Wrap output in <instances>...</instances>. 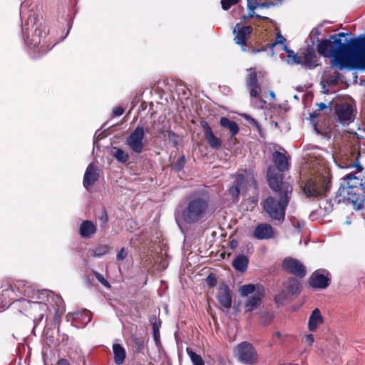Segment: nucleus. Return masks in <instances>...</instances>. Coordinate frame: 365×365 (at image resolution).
Masks as SVG:
<instances>
[{"instance_id":"nucleus-56","label":"nucleus","mask_w":365,"mask_h":365,"mask_svg":"<svg viewBox=\"0 0 365 365\" xmlns=\"http://www.w3.org/2000/svg\"><path fill=\"white\" fill-rule=\"evenodd\" d=\"M270 5H274V4L272 3H267V2H264V3H262L261 4V6L262 7H266V8H268Z\"/></svg>"},{"instance_id":"nucleus-6","label":"nucleus","mask_w":365,"mask_h":365,"mask_svg":"<svg viewBox=\"0 0 365 365\" xmlns=\"http://www.w3.org/2000/svg\"><path fill=\"white\" fill-rule=\"evenodd\" d=\"M234 353L238 361L245 364L255 365L258 362L257 351L248 341H245L238 344L234 349Z\"/></svg>"},{"instance_id":"nucleus-47","label":"nucleus","mask_w":365,"mask_h":365,"mask_svg":"<svg viewBox=\"0 0 365 365\" xmlns=\"http://www.w3.org/2000/svg\"><path fill=\"white\" fill-rule=\"evenodd\" d=\"M124 109L122 107H116L113 110V116H120L123 114Z\"/></svg>"},{"instance_id":"nucleus-33","label":"nucleus","mask_w":365,"mask_h":365,"mask_svg":"<svg viewBox=\"0 0 365 365\" xmlns=\"http://www.w3.org/2000/svg\"><path fill=\"white\" fill-rule=\"evenodd\" d=\"M259 314L260 323L264 326L270 324L274 319V314L272 312L261 311Z\"/></svg>"},{"instance_id":"nucleus-31","label":"nucleus","mask_w":365,"mask_h":365,"mask_svg":"<svg viewBox=\"0 0 365 365\" xmlns=\"http://www.w3.org/2000/svg\"><path fill=\"white\" fill-rule=\"evenodd\" d=\"M282 50L287 53V57L289 58H292L293 63L300 64L304 67L303 54L298 55L297 53H295L292 50H290L287 45L283 46Z\"/></svg>"},{"instance_id":"nucleus-24","label":"nucleus","mask_w":365,"mask_h":365,"mask_svg":"<svg viewBox=\"0 0 365 365\" xmlns=\"http://www.w3.org/2000/svg\"><path fill=\"white\" fill-rule=\"evenodd\" d=\"M323 322L324 319L320 310L318 308H316L312 311L309 318L308 329L310 331H315L318 327Z\"/></svg>"},{"instance_id":"nucleus-34","label":"nucleus","mask_w":365,"mask_h":365,"mask_svg":"<svg viewBox=\"0 0 365 365\" xmlns=\"http://www.w3.org/2000/svg\"><path fill=\"white\" fill-rule=\"evenodd\" d=\"M159 133L162 134L164 137H168V140L173 143L174 146L178 145V136L175 132L170 130H160Z\"/></svg>"},{"instance_id":"nucleus-10","label":"nucleus","mask_w":365,"mask_h":365,"mask_svg":"<svg viewBox=\"0 0 365 365\" xmlns=\"http://www.w3.org/2000/svg\"><path fill=\"white\" fill-rule=\"evenodd\" d=\"M42 31L39 29H36L31 37L27 36L25 40L26 43L30 47V48L36 49V51L39 53L44 54L50 51L53 46L50 44L46 45V42H41V36Z\"/></svg>"},{"instance_id":"nucleus-7","label":"nucleus","mask_w":365,"mask_h":365,"mask_svg":"<svg viewBox=\"0 0 365 365\" xmlns=\"http://www.w3.org/2000/svg\"><path fill=\"white\" fill-rule=\"evenodd\" d=\"M301 292V284L299 279L289 277L283 283L282 291L274 297V302L277 304H283L287 296L297 295Z\"/></svg>"},{"instance_id":"nucleus-64","label":"nucleus","mask_w":365,"mask_h":365,"mask_svg":"<svg viewBox=\"0 0 365 365\" xmlns=\"http://www.w3.org/2000/svg\"><path fill=\"white\" fill-rule=\"evenodd\" d=\"M253 182L255 184H256V180L255 179H253Z\"/></svg>"},{"instance_id":"nucleus-63","label":"nucleus","mask_w":365,"mask_h":365,"mask_svg":"<svg viewBox=\"0 0 365 365\" xmlns=\"http://www.w3.org/2000/svg\"><path fill=\"white\" fill-rule=\"evenodd\" d=\"M43 317H44V314H43V313H42V314H40V316H39V317H38V321L42 320V319H43Z\"/></svg>"},{"instance_id":"nucleus-25","label":"nucleus","mask_w":365,"mask_h":365,"mask_svg":"<svg viewBox=\"0 0 365 365\" xmlns=\"http://www.w3.org/2000/svg\"><path fill=\"white\" fill-rule=\"evenodd\" d=\"M249 264V258L247 256L240 254L236 256L233 259L232 265L237 272L244 273L247 271Z\"/></svg>"},{"instance_id":"nucleus-59","label":"nucleus","mask_w":365,"mask_h":365,"mask_svg":"<svg viewBox=\"0 0 365 365\" xmlns=\"http://www.w3.org/2000/svg\"><path fill=\"white\" fill-rule=\"evenodd\" d=\"M59 319H60V316H59L58 312H56L54 315V320L58 322L60 320Z\"/></svg>"},{"instance_id":"nucleus-52","label":"nucleus","mask_w":365,"mask_h":365,"mask_svg":"<svg viewBox=\"0 0 365 365\" xmlns=\"http://www.w3.org/2000/svg\"><path fill=\"white\" fill-rule=\"evenodd\" d=\"M245 118L253 125H255L256 126H259V123L255 119L252 118V117H250L247 115H245Z\"/></svg>"},{"instance_id":"nucleus-19","label":"nucleus","mask_w":365,"mask_h":365,"mask_svg":"<svg viewBox=\"0 0 365 365\" xmlns=\"http://www.w3.org/2000/svg\"><path fill=\"white\" fill-rule=\"evenodd\" d=\"M273 227L267 223H261L256 226L253 232V236L257 240H267L274 237Z\"/></svg>"},{"instance_id":"nucleus-28","label":"nucleus","mask_w":365,"mask_h":365,"mask_svg":"<svg viewBox=\"0 0 365 365\" xmlns=\"http://www.w3.org/2000/svg\"><path fill=\"white\" fill-rule=\"evenodd\" d=\"M262 296L263 294L261 293L259 294V292H258L257 294H255L249 297L245 304V312H251L253 310H255L258 306H259L262 302Z\"/></svg>"},{"instance_id":"nucleus-22","label":"nucleus","mask_w":365,"mask_h":365,"mask_svg":"<svg viewBox=\"0 0 365 365\" xmlns=\"http://www.w3.org/2000/svg\"><path fill=\"white\" fill-rule=\"evenodd\" d=\"M335 112L340 121L349 120L352 116L353 107L349 103L337 105L335 108Z\"/></svg>"},{"instance_id":"nucleus-53","label":"nucleus","mask_w":365,"mask_h":365,"mask_svg":"<svg viewBox=\"0 0 365 365\" xmlns=\"http://www.w3.org/2000/svg\"><path fill=\"white\" fill-rule=\"evenodd\" d=\"M36 305H38L39 309L42 311H46L48 309V305L44 303L38 302V303H36Z\"/></svg>"},{"instance_id":"nucleus-37","label":"nucleus","mask_w":365,"mask_h":365,"mask_svg":"<svg viewBox=\"0 0 365 365\" xmlns=\"http://www.w3.org/2000/svg\"><path fill=\"white\" fill-rule=\"evenodd\" d=\"M113 156L118 161L122 163H125L129 159L128 154L120 148L116 150V151L113 153Z\"/></svg>"},{"instance_id":"nucleus-50","label":"nucleus","mask_w":365,"mask_h":365,"mask_svg":"<svg viewBox=\"0 0 365 365\" xmlns=\"http://www.w3.org/2000/svg\"><path fill=\"white\" fill-rule=\"evenodd\" d=\"M237 246L238 241L237 240L233 239L230 242V247L232 250L236 249Z\"/></svg>"},{"instance_id":"nucleus-41","label":"nucleus","mask_w":365,"mask_h":365,"mask_svg":"<svg viewBox=\"0 0 365 365\" xmlns=\"http://www.w3.org/2000/svg\"><path fill=\"white\" fill-rule=\"evenodd\" d=\"M240 2V0H221V6L223 10H228L232 6Z\"/></svg>"},{"instance_id":"nucleus-13","label":"nucleus","mask_w":365,"mask_h":365,"mask_svg":"<svg viewBox=\"0 0 365 365\" xmlns=\"http://www.w3.org/2000/svg\"><path fill=\"white\" fill-rule=\"evenodd\" d=\"M252 31L251 26H241L240 24H237L233 29V33L236 34L234 41L236 44L241 46L244 51H246L247 41Z\"/></svg>"},{"instance_id":"nucleus-29","label":"nucleus","mask_w":365,"mask_h":365,"mask_svg":"<svg viewBox=\"0 0 365 365\" xmlns=\"http://www.w3.org/2000/svg\"><path fill=\"white\" fill-rule=\"evenodd\" d=\"M286 41V38L280 34L277 33L276 35V40L274 42L270 43L268 45V46H262L260 48H257L253 46L251 47V51L252 53L256 54L257 53H259L261 51H266L267 48H269L270 50H273V48L278 44H282V46L284 44V42Z\"/></svg>"},{"instance_id":"nucleus-16","label":"nucleus","mask_w":365,"mask_h":365,"mask_svg":"<svg viewBox=\"0 0 365 365\" xmlns=\"http://www.w3.org/2000/svg\"><path fill=\"white\" fill-rule=\"evenodd\" d=\"M235 179L232 185L228 189L229 195L234 201L237 200L240 194V190L244 188L247 182V179L243 174L237 173L232 175Z\"/></svg>"},{"instance_id":"nucleus-18","label":"nucleus","mask_w":365,"mask_h":365,"mask_svg":"<svg viewBox=\"0 0 365 365\" xmlns=\"http://www.w3.org/2000/svg\"><path fill=\"white\" fill-rule=\"evenodd\" d=\"M217 299L225 309H229L232 307V294L227 284L222 283L219 286Z\"/></svg>"},{"instance_id":"nucleus-36","label":"nucleus","mask_w":365,"mask_h":365,"mask_svg":"<svg viewBox=\"0 0 365 365\" xmlns=\"http://www.w3.org/2000/svg\"><path fill=\"white\" fill-rule=\"evenodd\" d=\"M341 75L338 71H334L332 74L327 76L326 79V82L329 86H334L339 83L340 81Z\"/></svg>"},{"instance_id":"nucleus-48","label":"nucleus","mask_w":365,"mask_h":365,"mask_svg":"<svg viewBox=\"0 0 365 365\" xmlns=\"http://www.w3.org/2000/svg\"><path fill=\"white\" fill-rule=\"evenodd\" d=\"M305 341L309 345H312L314 341V335L312 334H307L304 336Z\"/></svg>"},{"instance_id":"nucleus-20","label":"nucleus","mask_w":365,"mask_h":365,"mask_svg":"<svg viewBox=\"0 0 365 365\" xmlns=\"http://www.w3.org/2000/svg\"><path fill=\"white\" fill-rule=\"evenodd\" d=\"M98 179L99 173L97 167L93 163L89 164L83 176V186L88 189L90 186L93 185Z\"/></svg>"},{"instance_id":"nucleus-2","label":"nucleus","mask_w":365,"mask_h":365,"mask_svg":"<svg viewBox=\"0 0 365 365\" xmlns=\"http://www.w3.org/2000/svg\"><path fill=\"white\" fill-rule=\"evenodd\" d=\"M267 180L270 189L278 195L279 199L269 196L261 202V206L272 220L283 222L291 198L292 185L289 182L282 181L281 175L272 166L267 168Z\"/></svg>"},{"instance_id":"nucleus-40","label":"nucleus","mask_w":365,"mask_h":365,"mask_svg":"<svg viewBox=\"0 0 365 365\" xmlns=\"http://www.w3.org/2000/svg\"><path fill=\"white\" fill-rule=\"evenodd\" d=\"M93 273L96 278L106 288L110 289L111 287L110 284L103 277L99 272L93 270Z\"/></svg>"},{"instance_id":"nucleus-15","label":"nucleus","mask_w":365,"mask_h":365,"mask_svg":"<svg viewBox=\"0 0 365 365\" xmlns=\"http://www.w3.org/2000/svg\"><path fill=\"white\" fill-rule=\"evenodd\" d=\"M272 160L275 165V168H272L278 172L279 175H281L282 181H284L283 180L284 177L282 173L289 170L290 164L287 157L285 154L279 151H274L272 154Z\"/></svg>"},{"instance_id":"nucleus-51","label":"nucleus","mask_w":365,"mask_h":365,"mask_svg":"<svg viewBox=\"0 0 365 365\" xmlns=\"http://www.w3.org/2000/svg\"><path fill=\"white\" fill-rule=\"evenodd\" d=\"M56 365H70V363L66 359H60L58 360Z\"/></svg>"},{"instance_id":"nucleus-43","label":"nucleus","mask_w":365,"mask_h":365,"mask_svg":"<svg viewBox=\"0 0 365 365\" xmlns=\"http://www.w3.org/2000/svg\"><path fill=\"white\" fill-rule=\"evenodd\" d=\"M205 281L209 287H214L217 285V278L214 273L209 274V275L207 277Z\"/></svg>"},{"instance_id":"nucleus-62","label":"nucleus","mask_w":365,"mask_h":365,"mask_svg":"<svg viewBox=\"0 0 365 365\" xmlns=\"http://www.w3.org/2000/svg\"><path fill=\"white\" fill-rule=\"evenodd\" d=\"M151 133V130L149 128H146L145 129H144V133Z\"/></svg>"},{"instance_id":"nucleus-61","label":"nucleus","mask_w":365,"mask_h":365,"mask_svg":"<svg viewBox=\"0 0 365 365\" xmlns=\"http://www.w3.org/2000/svg\"><path fill=\"white\" fill-rule=\"evenodd\" d=\"M274 335L277 337V338H281L282 337V334L279 332V331H277Z\"/></svg>"},{"instance_id":"nucleus-60","label":"nucleus","mask_w":365,"mask_h":365,"mask_svg":"<svg viewBox=\"0 0 365 365\" xmlns=\"http://www.w3.org/2000/svg\"><path fill=\"white\" fill-rule=\"evenodd\" d=\"M86 282H87V283L89 284V286H90V287H91V286H92V282H91V280L90 279V277H89V276H88V277H86Z\"/></svg>"},{"instance_id":"nucleus-14","label":"nucleus","mask_w":365,"mask_h":365,"mask_svg":"<svg viewBox=\"0 0 365 365\" xmlns=\"http://www.w3.org/2000/svg\"><path fill=\"white\" fill-rule=\"evenodd\" d=\"M200 125L203 130L205 138L210 147L215 150L221 149L222 145V140L220 138L215 135L208 123L205 120H202Z\"/></svg>"},{"instance_id":"nucleus-49","label":"nucleus","mask_w":365,"mask_h":365,"mask_svg":"<svg viewBox=\"0 0 365 365\" xmlns=\"http://www.w3.org/2000/svg\"><path fill=\"white\" fill-rule=\"evenodd\" d=\"M247 1H248L247 6H248L249 10L254 11L257 7V2L255 1L254 3H251L250 0H247Z\"/></svg>"},{"instance_id":"nucleus-11","label":"nucleus","mask_w":365,"mask_h":365,"mask_svg":"<svg viewBox=\"0 0 365 365\" xmlns=\"http://www.w3.org/2000/svg\"><path fill=\"white\" fill-rule=\"evenodd\" d=\"M144 128L138 126L127 138V145L133 152L141 153L143 150Z\"/></svg>"},{"instance_id":"nucleus-55","label":"nucleus","mask_w":365,"mask_h":365,"mask_svg":"<svg viewBox=\"0 0 365 365\" xmlns=\"http://www.w3.org/2000/svg\"><path fill=\"white\" fill-rule=\"evenodd\" d=\"M318 110H322L327 108V106L324 103H320L317 104Z\"/></svg>"},{"instance_id":"nucleus-32","label":"nucleus","mask_w":365,"mask_h":365,"mask_svg":"<svg viewBox=\"0 0 365 365\" xmlns=\"http://www.w3.org/2000/svg\"><path fill=\"white\" fill-rule=\"evenodd\" d=\"M110 250V247L108 245H98L92 250V256L100 257L106 255Z\"/></svg>"},{"instance_id":"nucleus-1","label":"nucleus","mask_w":365,"mask_h":365,"mask_svg":"<svg viewBox=\"0 0 365 365\" xmlns=\"http://www.w3.org/2000/svg\"><path fill=\"white\" fill-rule=\"evenodd\" d=\"M317 51L321 56L331 58V68L365 69V35L351 38L349 44H340L329 36L318 43Z\"/></svg>"},{"instance_id":"nucleus-17","label":"nucleus","mask_w":365,"mask_h":365,"mask_svg":"<svg viewBox=\"0 0 365 365\" xmlns=\"http://www.w3.org/2000/svg\"><path fill=\"white\" fill-rule=\"evenodd\" d=\"M246 84L252 97H259L262 89L258 83L257 74L255 69H250V73L246 76Z\"/></svg>"},{"instance_id":"nucleus-5","label":"nucleus","mask_w":365,"mask_h":365,"mask_svg":"<svg viewBox=\"0 0 365 365\" xmlns=\"http://www.w3.org/2000/svg\"><path fill=\"white\" fill-rule=\"evenodd\" d=\"M331 187V177L329 175L318 174L310 177L304 183L303 191L307 197L319 198L324 197Z\"/></svg>"},{"instance_id":"nucleus-39","label":"nucleus","mask_w":365,"mask_h":365,"mask_svg":"<svg viewBox=\"0 0 365 365\" xmlns=\"http://www.w3.org/2000/svg\"><path fill=\"white\" fill-rule=\"evenodd\" d=\"M255 290V286L252 284H245L241 287L240 292L242 296H248Z\"/></svg>"},{"instance_id":"nucleus-54","label":"nucleus","mask_w":365,"mask_h":365,"mask_svg":"<svg viewBox=\"0 0 365 365\" xmlns=\"http://www.w3.org/2000/svg\"><path fill=\"white\" fill-rule=\"evenodd\" d=\"M108 217L107 213L106 211H104L103 215L101 217V221L102 222V223L106 224L108 222Z\"/></svg>"},{"instance_id":"nucleus-4","label":"nucleus","mask_w":365,"mask_h":365,"mask_svg":"<svg viewBox=\"0 0 365 365\" xmlns=\"http://www.w3.org/2000/svg\"><path fill=\"white\" fill-rule=\"evenodd\" d=\"M333 200L336 204L347 201L354 209H361L365 201L364 188L363 186L340 185Z\"/></svg>"},{"instance_id":"nucleus-46","label":"nucleus","mask_w":365,"mask_h":365,"mask_svg":"<svg viewBox=\"0 0 365 365\" xmlns=\"http://www.w3.org/2000/svg\"><path fill=\"white\" fill-rule=\"evenodd\" d=\"M155 344L157 346L160 345V331H153Z\"/></svg>"},{"instance_id":"nucleus-30","label":"nucleus","mask_w":365,"mask_h":365,"mask_svg":"<svg viewBox=\"0 0 365 365\" xmlns=\"http://www.w3.org/2000/svg\"><path fill=\"white\" fill-rule=\"evenodd\" d=\"M131 341L133 344V352L135 354H143L145 348L144 337L133 335L131 336Z\"/></svg>"},{"instance_id":"nucleus-9","label":"nucleus","mask_w":365,"mask_h":365,"mask_svg":"<svg viewBox=\"0 0 365 365\" xmlns=\"http://www.w3.org/2000/svg\"><path fill=\"white\" fill-rule=\"evenodd\" d=\"M329 272L325 269L314 271L308 279L309 285L314 289H324L328 287L331 282Z\"/></svg>"},{"instance_id":"nucleus-21","label":"nucleus","mask_w":365,"mask_h":365,"mask_svg":"<svg viewBox=\"0 0 365 365\" xmlns=\"http://www.w3.org/2000/svg\"><path fill=\"white\" fill-rule=\"evenodd\" d=\"M303 58L304 68H305L311 69L319 65L317 63L318 57L316 54L315 50L309 46L305 48V51L303 53Z\"/></svg>"},{"instance_id":"nucleus-27","label":"nucleus","mask_w":365,"mask_h":365,"mask_svg":"<svg viewBox=\"0 0 365 365\" xmlns=\"http://www.w3.org/2000/svg\"><path fill=\"white\" fill-rule=\"evenodd\" d=\"M112 349L114 355L113 359L115 364L117 365L123 364L126 357L125 348L120 344H113Z\"/></svg>"},{"instance_id":"nucleus-57","label":"nucleus","mask_w":365,"mask_h":365,"mask_svg":"<svg viewBox=\"0 0 365 365\" xmlns=\"http://www.w3.org/2000/svg\"><path fill=\"white\" fill-rule=\"evenodd\" d=\"M269 96H270V97H271V98H272V100H275V93H274V91H270L269 92Z\"/></svg>"},{"instance_id":"nucleus-35","label":"nucleus","mask_w":365,"mask_h":365,"mask_svg":"<svg viewBox=\"0 0 365 365\" xmlns=\"http://www.w3.org/2000/svg\"><path fill=\"white\" fill-rule=\"evenodd\" d=\"M187 353L189 355L193 365H205V362L200 355L196 354L189 348H187Z\"/></svg>"},{"instance_id":"nucleus-45","label":"nucleus","mask_w":365,"mask_h":365,"mask_svg":"<svg viewBox=\"0 0 365 365\" xmlns=\"http://www.w3.org/2000/svg\"><path fill=\"white\" fill-rule=\"evenodd\" d=\"M127 255L128 253L125 250V248H122L117 254L116 258L118 260H123L124 259L126 258Z\"/></svg>"},{"instance_id":"nucleus-44","label":"nucleus","mask_w":365,"mask_h":365,"mask_svg":"<svg viewBox=\"0 0 365 365\" xmlns=\"http://www.w3.org/2000/svg\"><path fill=\"white\" fill-rule=\"evenodd\" d=\"M346 35H347L346 33L340 32V33L336 34L331 35L330 36V38L331 39H335L336 42H338L340 44H349V43H343L341 39V37H344Z\"/></svg>"},{"instance_id":"nucleus-3","label":"nucleus","mask_w":365,"mask_h":365,"mask_svg":"<svg viewBox=\"0 0 365 365\" xmlns=\"http://www.w3.org/2000/svg\"><path fill=\"white\" fill-rule=\"evenodd\" d=\"M209 209L207 197H192L182 211V218L187 224H195L205 217Z\"/></svg>"},{"instance_id":"nucleus-23","label":"nucleus","mask_w":365,"mask_h":365,"mask_svg":"<svg viewBox=\"0 0 365 365\" xmlns=\"http://www.w3.org/2000/svg\"><path fill=\"white\" fill-rule=\"evenodd\" d=\"M96 231V225L91 220L83 221L79 227V234L83 238H90Z\"/></svg>"},{"instance_id":"nucleus-58","label":"nucleus","mask_w":365,"mask_h":365,"mask_svg":"<svg viewBox=\"0 0 365 365\" xmlns=\"http://www.w3.org/2000/svg\"><path fill=\"white\" fill-rule=\"evenodd\" d=\"M255 16L258 19H268L267 17L262 16L259 14H255Z\"/></svg>"},{"instance_id":"nucleus-26","label":"nucleus","mask_w":365,"mask_h":365,"mask_svg":"<svg viewBox=\"0 0 365 365\" xmlns=\"http://www.w3.org/2000/svg\"><path fill=\"white\" fill-rule=\"evenodd\" d=\"M220 125L221 127L230 130L231 139L234 138L240 130L237 123L227 117H222L220 118Z\"/></svg>"},{"instance_id":"nucleus-12","label":"nucleus","mask_w":365,"mask_h":365,"mask_svg":"<svg viewBox=\"0 0 365 365\" xmlns=\"http://www.w3.org/2000/svg\"><path fill=\"white\" fill-rule=\"evenodd\" d=\"M343 168H355L356 169V172L350 173L346 175L342 179L343 182L341 183V185L363 186L361 179L356 175V173L361 172L363 170L362 166L359 163L358 157L355 158L353 163L346 164Z\"/></svg>"},{"instance_id":"nucleus-8","label":"nucleus","mask_w":365,"mask_h":365,"mask_svg":"<svg viewBox=\"0 0 365 365\" xmlns=\"http://www.w3.org/2000/svg\"><path fill=\"white\" fill-rule=\"evenodd\" d=\"M282 267L284 272L299 279L304 278L307 274L306 267L295 258H284Z\"/></svg>"},{"instance_id":"nucleus-38","label":"nucleus","mask_w":365,"mask_h":365,"mask_svg":"<svg viewBox=\"0 0 365 365\" xmlns=\"http://www.w3.org/2000/svg\"><path fill=\"white\" fill-rule=\"evenodd\" d=\"M185 164V157L183 155H182L178 158L177 161L172 165V168L175 172H180L181 170H183Z\"/></svg>"},{"instance_id":"nucleus-42","label":"nucleus","mask_w":365,"mask_h":365,"mask_svg":"<svg viewBox=\"0 0 365 365\" xmlns=\"http://www.w3.org/2000/svg\"><path fill=\"white\" fill-rule=\"evenodd\" d=\"M153 331H160L162 322L160 319H158L155 316H153L150 320Z\"/></svg>"}]
</instances>
